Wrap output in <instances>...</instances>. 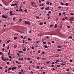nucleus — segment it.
<instances>
[{
  "instance_id": "28",
  "label": "nucleus",
  "mask_w": 74,
  "mask_h": 74,
  "mask_svg": "<svg viewBox=\"0 0 74 74\" xmlns=\"http://www.w3.org/2000/svg\"><path fill=\"white\" fill-rule=\"evenodd\" d=\"M26 49H23V51H26Z\"/></svg>"
},
{
  "instance_id": "14",
  "label": "nucleus",
  "mask_w": 74,
  "mask_h": 74,
  "mask_svg": "<svg viewBox=\"0 0 74 74\" xmlns=\"http://www.w3.org/2000/svg\"><path fill=\"white\" fill-rule=\"evenodd\" d=\"M14 48H16L17 47V45H14Z\"/></svg>"
},
{
  "instance_id": "61",
  "label": "nucleus",
  "mask_w": 74,
  "mask_h": 74,
  "mask_svg": "<svg viewBox=\"0 0 74 74\" xmlns=\"http://www.w3.org/2000/svg\"><path fill=\"white\" fill-rule=\"evenodd\" d=\"M52 3L51 2H50V5H52Z\"/></svg>"
},
{
  "instance_id": "60",
  "label": "nucleus",
  "mask_w": 74,
  "mask_h": 74,
  "mask_svg": "<svg viewBox=\"0 0 74 74\" xmlns=\"http://www.w3.org/2000/svg\"><path fill=\"white\" fill-rule=\"evenodd\" d=\"M18 63V61H16V63Z\"/></svg>"
},
{
  "instance_id": "16",
  "label": "nucleus",
  "mask_w": 74,
  "mask_h": 74,
  "mask_svg": "<svg viewBox=\"0 0 74 74\" xmlns=\"http://www.w3.org/2000/svg\"><path fill=\"white\" fill-rule=\"evenodd\" d=\"M55 28H56L57 27V24H56L55 25V26H54Z\"/></svg>"
},
{
  "instance_id": "51",
  "label": "nucleus",
  "mask_w": 74,
  "mask_h": 74,
  "mask_svg": "<svg viewBox=\"0 0 74 74\" xmlns=\"http://www.w3.org/2000/svg\"><path fill=\"white\" fill-rule=\"evenodd\" d=\"M70 61L71 62V63L72 62V60H70Z\"/></svg>"
},
{
  "instance_id": "23",
  "label": "nucleus",
  "mask_w": 74,
  "mask_h": 74,
  "mask_svg": "<svg viewBox=\"0 0 74 74\" xmlns=\"http://www.w3.org/2000/svg\"><path fill=\"white\" fill-rule=\"evenodd\" d=\"M28 24L29 25H30V22H29V21H28Z\"/></svg>"
},
{
  "instance_id": "31",
  "label": "nucleus",
  "mask_w": 74,
  "mask_h": 74,
  "mask_svg": "<svg viewBox=\"0 0 74 74\" xmlns=\"http://www.w3.org/2000/svg\"><path fill=\"white\" fill-rule=\"evenodd\" d=\"M61 65H62V66H65V64H61Z\"/></svg>"
},
{
  "instance_id": "3",
  "label": "nucleus",
  "mask_w": 74,
  "mask_h": 74,
  "mask_svg": "<svg viewBox=\"0 0 74 74\" xmlns=\"http://www.w3.org/2000/svg\"><path fill=\"white\" fill-rule=\"evenodd\" d=\"M16 69V67H13L12 69V71H14V70L15 69Z\"/></svg>"
},
{
  "instance_id": "59",
  "label": "nucleus",
  "mask_w": 74,
  "mask_h": 74,
  "mask_svg": "<svg viewBox=\"0 0 74 74\" xmlns=\"http://www.w3.org/2000/svg\"><path fill=\"white\" fill-rule=\"evenodd\" d=\"M66 71H69V69H67L66 70Z\"/></svg>"
},
{
  "instance_id": "9",
  "label": "nucleus",
  "mask_w": 74,
  "mask_h": 74,
  "mask_svg": "<svg viewBox=\"0 0 74 74\" xmlns=\"http://www.w3.org/2000/svg\"><path fill=\"white\" fill-rule=\"evenodd\" d=\"M12 11H11L10 12V15H14V14H12Z\"/></svg>"
},
{
  "instance_id": "42",
  "label": "nucleus",
  "mask_w": 74,
  "mask_h": 74,
  "mask_svg": "<svg viewBox=\"0 0 74 74\" xmlns=\"http://www.w3.org/2000/svg\"><path fill=\"white\" fill-rule=\"evenodd\" d=\"M58 8H59V9L61 8H62V7L61 6H59L58 7Z\"/></svg>"
},
{
  "instance_id": "50",
  "label": "nucleus",
  "mask_w": 74,
  "mask_h": 74,
  "mask_svg": "<svg viewBox=\"0 0 74 74\" xmlns=\"http://www.w3.org/2000/svg\"><path fill=\"white\" fill-rule=\"evenodd\" d=\"M12 59V58H10L9 61H11Z\"/></svg>"
},
{
  "instance_id": "17",
  "label": "nucleus",
  "mask_w": 74,
  "mask_h": 74,
  "mask_svg": "<svg viewBox=\"0 0 74 74\" xmlns=\"http://www.w3.org/2000/svg\"><path fill=\"white\" fill-rule=\"evenodd\" d=\"M18 35V34L16 33L14 35V36H17Z\"/></svg>"
},
{
  "instance_id": "47",
  "label": "nucleus",
  "mask_w": 74,
  "mask_h": 74,
  "mask_svg": "<svg viewBox=\"0 0 74 74\" xmlns=\"http://www.w3.org/2000/svg\"><path fill=\"white\" fill-rule=\"evenodd\" d=\"M37 69H39V66H37Z\"/></svg>"
},
{
  "instance_id": "8",
  "label": "nucleus",
  "mask_w": 74,
  "mask_h": 74,
  "mask_svg": "<svg viewBox=\"0 0 74 74\" xmlns=\"http://www.w3.org/2000/svg\"><path fill=\"white\" fill-rule=\"evenodd\" d=\"M62 47H63V46H58V48H62Z\"/></svg>"
},
{
  "instance_id": "7",
  "label": "nucleus",
  "mask_w": 74,
  "mask_h": 74,
  "mask_svg": "<svg viewBox=\"0 0 74 74\" xmlns=\"http://www.w3.org/2000/svg\"><path fill=\"white\" fill-rule=\"evenodd\" d=\"M43 47H45V48H48V46H47V45H44V46H43Z\"/></svg>"
},
{
  "instance_id": "46",
  "label": "nucleus",
  "mask_w": 74,
  "mask_h": 74,
  "mask_svg": "<svg viewBox=\"0 0 74 74\" xmlns=\"http://www.w3.org/2000/svg\"><path fill=\"white\" fill-rule=\"evenodd\" d=\"M31 74H33L34 73V72H33V71H31Z\"/></svg>"
},
{
  "instance_id": "30",
  "label": "nucleus",
  "mask_w": 74,
  "mask_h": 74,
  "mask_svg": "<svg viewBox=\"0 0 74 74\" xmlns=\"http://www.w3.org/2000/svg\"><path fill=\"white\" fill-rule=\"evenodd\" d=\"M9 58H12V57H11V56H9Z\"/></svg>"
},
{
  "instance_id": "5",
  "label": "nucleus",
  "mask_w": 74,
  "mask_h": 74,
  "mask_svg": "<svg viewBox=\"0 0 74 74\" xmlns=\"http://www.w3.org/2000/svg\"><path fill=\"white\" fill-rule=\"evenodd\" d=\"M72 39V36H70L68 38V39H67V40H69V39Z\"/></svg>"
},
{
  "instance_id": "2",
  "label": "nucleus",
  "mask_w": 74,
  "mask_h": 74,
  "mask_svg": "<svg viewBox=\"0 0 74 74\" xmlns=\"http://www.w3.org/2000/svg\"><path fill=\"white\" fill-rule=\"evenodd\" d=\"M7 58H5V59H4V56L2 57V60L3 61H6Z\"/></svg>"
},
{
  "instance_id": "6",
  "label": "nucleus",
  "mask_w": 74,
  "mask_h": 74,
  "mask_svg": "<svg viewBox=\"0 0 74 74\" xmlns=\"http://www.w3.org/2000/svg\"><path fill=\"white\" fill-rule=\"evenodd\" d=\"M49 2L47 1V2H46V4H47V5H49Z\"/></svg>"
},
{
  "instance_id": "10",
  "label": "nucleus",
  "mask_w": 74,
  "mask_h": 74,
  "mask_svg": "<svg viewBox=\"0 0 74 74\" xmlns=\"http://www.w3.org/2000/svg\"><path fill=\"white\" fill-rule=\"evenodd\" d=\"M25 23V24H28V21H25L24 22Z\"/></svg>"
},
{
  "instance_id": "11",
  "label": "nucleus",
  "mask_w": 74,
  "mask_h": 74,
  "mask_svg": "<svg viewBox=\"0 0 74 74\" xmlns=\"http://www.w3.org/2000/svg\"><path fill=\"white\" fill-rule=\"evenodd\" d=\"M16 5V4H12L11 5V6H15Z\"/></svg>"
},
{
  "instance_id": "27",
  "label": "nucleus",
  "mask_w": 74,
  "mask_h": 74,
  "mask_svg": "<svg viewBox=\"0 0 74 74\" xmlns=\"http://www.w3.org/2000/svg\"><path fill=\"white\" fill-rule=\"evenodd\" d=\"M60 4H61V5H64V3H62V2H61V3H60Z\"/></svg>"
},
{
  "instance_id": "58",
  "label": "nucleus",
  "mask_w": 74,
  "mask_h": 74,
  "mask_svg": "<svg viewBox=\"0 0 74 74\" xmlns=\"http://www.w3.org/2000/svg\"><path fill=\"white\" fill-rule=\"evenodd\" d=\"M2 50H3V51H4V50H5V49H4V48Z\"/></svg>"
},
{
  "instance_id": "44",
  "label": "nucleus",
  "mask_w": 74,
  "mask_h": 74,
  "mask_svg": "<svg viewBox=\"0 0 74 74\" xmlns=\"http://www.w3.org/2000/svg\"><path fill=\"white\" fill-rule=\"evenodd\" d=\"M70 15H74V14H73V13H71L70 14Z\"/></svg>"
},
{
  "instance_id": "43",
  "label": "nucleus",
  "mask_w": 74,
  "mask_h": 74,
  "mask_svg": "<svg viewBox=\"0 0 74 74\" xmlns=\"http://www.w3.org/2000/svg\"><path fill=\"white\" fill-rule=\"evenodd\" d=\"M43 44H46V42H43Z\"/></svg>"
},
{
  "instance_id": "53",
  "label": "nucleus",
  "mask_w": 74,
  "mask_h": 74,
  "mask_svg": "<svg viewBox=\"0 0 74 74\" xmlns=\"http://www.w3.org/2000/svg\"><path fill=\"white\" fill-rule=\"evenodd\" d=\"M51 67H54V65H51Z\"/></svg>"
},
{
  "instance_id": "25",
  "label": "nucleus",
  "mask_w": 74,
  "mask_h": 74,
  "mask_svg": "<svg viewBox=\"0 0 74 74\" xmlns=\"http://www.w3.org/2000/svg\"><path fill=\"white\" fill-rule=\"evenodd\" d=\"M24 11H25V12H27V9H25V10Z\"/></svg>"
},
{
  "instance_id": "24",
  "label": "nucleus",
  "mask_w": 74,
  "mask_h": 74,
  "mask_svg": "<svg viewBox=\"0 0 74 74\" xmlns=\"http://www.w3.org/2000/svg\"><path fill=\"white\" fill-rule=\"evenodd\" d=\"M40 9L41 10H44V7H42L40 8Z\"/></svg>"
},
{
  "instance_id": "55",
  "label": "nucleus",
  "mask_w": 74,
  "mask_h": 74,
  "mask_svg": "<svg viewBox=\"0 0 74 74\" xmlns=\"http://www.w3.org/2000/svg\"><path fill=\"white\" fill-rule=\"evenodd\" d=\"M31 32H32V31L30 30V31H29V33H31Z\"/></svg>"
},
{
  "instance_id": "1",
  "label": "nucleus",
  "mask_w": 74,
  "mask_h": 74,
  "mask_svg": "<svg viewBox=\"0 0 74 74\" xmlns=\"http://www.w3.org/2000/svg\"><path fill=\"white\" fill-rule=\"evenodd\" d=\"M2 18H5V19H6L7 18V17H8V16L6 15V16H5L4 15H3L2 16Z\"/></svg>"
},
{
  "instance_id": "35",
  "label": "nucleus",
  "mask_w": 74,
  "mask_h": 74,
  "mask_svg": "<svg viewBox=\"0 0 74 74\" xmlns=\"http://www.w3.org/2000/svg\"><path fill=\"white\" fill-rule=\"evenodd\" d=\"M10 48V45H9L7 47V49H8Z\"/></svg>"
},
{
  "instance_id": "57",
  "label": "nucleus",
  "mask_w": 74,
  "mask_h": 74,
  "mask_svg": "<svg viewBox=\"0 0 74 74\" xmlns=\"http://www.w3.org/2000/svg\"><path fill=\"white\" fill-rule=\"evenodd\" d=\"M64 20H65V18H63L62 19V21H64Z\"/></svg>"
},
{
  "instance_id": "40",
  "label": "nucleus",
  "mask_w": 74,
  "mask_h": 74,
  "mask_svg": "<svg viewBox=\"0 0 74 74\" xmlns=\"http://www.w3.org/2000/svg\"><path fill=\"white\" fill-rule=\"evenodd\" d=\"M60 66V65H58L57 66V67H59Z\"/></svg>"
},
{
  "instance_id": "26",
  "label": "nucleus",
  "mask_w": 74,
  "mask_h": 74,
  "mask_svg": "<svg viewBox=\"0 0 74 74\" xmlns=\"http://www.w3.org/2000/svg\"><path fill=\"white\" fill-rule=\"evenodd\" d=\"M31 5H33V4H34V3H33V2H32L31 3Z\"/></svg>"
},
{
  "instance_id": "37",
  "label": "nucleus",
  "mask_w": 74,
  "mask_h": 74,
  "mask_svg": "<svg viewBox=\"0 0 74 74\" xmlns=\"http://www.w3.org/2000/svg\"><path fill=\"white\" fill-rule=\"evenodd\" d=\"M5 46V44H3V47H4Z\"/></svg>"
},
{
  "instance_id": "39",
  "label": "nucleus",
  "mask_w": 74,
  "mask_h": 74,
  "mask_svg": "<svg viewBox=\"0 0 74 74\" xmlns=\"http://www.w3.org/2000/svg\"><path fill=\"white\" fill-rule=\"evenodd\" d=\"M40 52H41V51L40 50H39L38 51V53H40Z\"/></svg>"
},
{
  "instance_id": "63",
  "label": "nucleus",
  "mask_w": 74,
  "mask_h": 74,
  "mask_svg": "<svg viewBox=\"0 0 74 74\" xmlns=\"http://www.w3.org/2000/svg\"><path fill=\"white\" fill-rule=\"evenodd\" d=\"M9 63H10V62H7V64H9Z\"/></svg>"
},
{
  "instance_id": "32",
  "label": "nucleus",
  "mask_w": 74,
  "mask_h": 74,
  "mask_svg": "<svg viewBox=\"0 0 74 74\" xmlns=\"http://www.w3.org/2000/svg\"><path fill=\"white\" fill-rule=\"evenodd\" d=\"M11 67H10V68L9 69H8V71H10V70H11Z\"/></svg>"
},
{
  "instance_id": "18",
  "label": "nucleus",
  "mask_w": 74,
  "mask_h": 74,
  "mask_svg": "<svg viewBox=\"0 0 74 74\" xmlns=\"http://www.w3.org/2000/svg\"><path fill=\"white\" fill-rule=\"evenodd\" d=\"M23 58H19V60H23Z\"/></svg>"
},
{
  "instance_id": "48",
  "label": "nucleus",
  "mask_w": 74,
  "mask_h": 74,
  "mask_svg": "<svg viewBox=\"0 0 74 74\" xmlns=\"http://www.w3.org/2000/svg\"><path fill=\"white\" fill-rule=\"evenodd\" d=\"M67 27L68 28H70V26H68Z\"/></svg>"
},
{
  "instance_id": "20",
  "label": "nucleus",
  "mask_w": 74,
  "mask_h": 74,
  "mask_svg": "<svg viewBox=\"0 0 74 74\" xmlns=\"http://www.w3.org/2000/svg\"><path fill=\"white\" fill-rule=\"evenodd\" d=\"M41 59L42 60H45V58H42Z\"/></svg>"
},
{
  "instance_id": "52",
  "label": "nucleus",
  "mask_w": 74,
  "mask_h": 74,
  "mask_svg": "<svg viewBox=\"0 0 74 74\" xmlns=\"http://www.w3.org/2000/svg\"><path fill=\"white\" fill-rule=\"evenodd\" d=\"M6 26H7V25H3V27H6Z\"/></svg>"
},
{
  "instance_id": "62",
  "label": "nucleus",
  "mask_w": 74,
  "mask_h": 74,
  "mask_svg": "<svg viewBox=\"0 0 74 74\" xmlns=\"http://www.w3.org/2000/svg\"><path fill=\"white\" fill-rule=\"evenodd\" d=\"M29 63L30 64L32 63V61H30Z\"/></svg>"
},
{
  "instance_id": "33",
  "label": "nucleus",
  "mask_w": 74,
  "mask_h": 74,
  "mask_svg": "<svg viewBox=\"0 0 74 74\" xmlns=\"http://www.w3.org/2000/svg\"><path fill=\"white\" fill-rule=\"evenodd\" d=\"M13 21H15V17H14L13 18Z\"/></svg>"
},
{
  "instance_id": "36",
  "label": "nucleus",
  "mask_w": 74,
  "mask_h": 74,
  "mask_svg": "<svg viewBox=\"0 0 74 74\" xmlns=\"http://www.w3.org/2000/svg\"><path fill=\"white\" fill-rule=\"evenodd\" d=\"M57 51H61V50H60V49H58Z\"/></svg>"
},
{
  "instance_id": "38",
  "label": "nucleus",
  "mask_w": 74,
  "mask_h": 74,
  "mask_svg": "<svg viewBox=\"0 0 74 74\" xmlns=\"http://www.w3.org/2000/svg\"><path fill=\"white\" fill-rule=\"evenodd\" d=\"M40 40H38V41H36V43H38L39 42H40Z\"/></svg>"
},
{
  "instance_id": "34",
  "label": "nucleus",
  "mask_w": 74,
  "mask_h": 74,
  "mask_svg": "<svg viewBox=\"0 0 74 74\" xmlns=\"http://www.w3.org/2000/svg\"><path fill=\"white\" fill-rule=\"evenodd\" d=\"M22 67V66L21 65H19L18 66V68H21V67Z\"/></svg>"
},
{
  "instance_id": "21",
  "label": "nucleus",
  "mask_w": 74,
  "mask_h": 74,
  "mask_svg": "<svg viewBox=\"0 0 74 74\" xmlns=\"http://www.w3.org/2000/svg\"><path fill=\"white\" fill-rule=\"evenodd\" d=\"M27 60H31V59L30 58H28L27 59Z\"/></svg>"
},
{
  "instance_id": "56",
  "label": "nucleus",
  "mask_w": 74,
  "mask_h": 74,
  "mask_svg": "<svg viewBox=\"0 0 74 74\" xmlns=\"http://www.w3.org/2000/svg\"><path fill=\"white\" fill-rule=\"evenodd\" d=\"M7 70L5 69V72H7Z\"/></svg>"
},
{
  "instance_id": "41",
  "label": "nucleus",
  "mask_w": 74,
  "mask_h": 74,
  "mask_svg": "<svg viewBox=\"0 0 74 74\" xmlns=\"http://www.w3.org/2000/svg\"><path fill=\"white\" fill-rule=\"evenodd\" d=\"M42 24H43V23H40V25H42Z\"/></svg>"
},
{
  "instance_id": "22",
  "label": "nucleus",
  "mask_w": 74,
  "mask_h": 74,
  "mask_svg": "<svg viewBox=\"0 0 74 74\" xmlns=\"http://www.w3.org/2000/svg\"><path fill=\"white\" fill-rule=\"evenodd\" d=\"M8 55H10V50L9 51V53H8Z\"/></svg>"
},
{
  "instance_id": "19",
  "label": "nucleus",
  "mask_w": 74,
  "mask_h": 74,
  "mask_svg": "<svg viewBox=\"0 0 74 74\" xmlns=\"http://www.w3.org/2000/svg\"><path fill=\"white\" fill-rule=\"evenodd\" d=\"M28 40L29 41H32V39H31L30 38H28Z\"/></svg>"
},
{
  "instance_id": "64",
  "label": "nucleus",
  "mask_w": 74,
  "mask_h": 74,
  "mask_svg": "<svg viewBox=\"0 0 74 74\" xmlns=\"http://www.w3.org/2000/svg\"><path fill=\"white\" fill-rule=\"evenodd\" d=\"M51 64H55V62H53L51 63Z\"/></svg>"
},
{
  "instance_id": "45",
  "label": "nucleus",
  "mask_w": 74,
  "mask_h": 74,
  "mask_svg": "<svg viewBox=\"0 0 74 74\" xmlns=\"http://www.w3.org/2000/svg\"><path fill=\"white\" fill-rule=\"evenodd\" d=\"M70 22L71 23H73V22H72V20H71Z\"/></svg>"
},
{
  "instance_id": "54",
  "label": "nucleus",
  "mask_w": 74,
  "mask_h": 74,
  "mask_svg": "<svg viewBox=\"0 0 74 74\" xmlns=\"http://www.w3.org/2000/svg\"><path fill=\"white\" fill-rule=\"evenodd\" d=\"M14 39H15V40H16V39H17V37H14Z\"/></svg>"
},
{
  "instance_id": "13",
  "label": "nucleus",
  "mask_w": 74,
  "mask_h": 74,
  "mask_svg": "<svg viewBox=\"0 0 74 74\" xmlns=\"http://www.w3.org/2000/svg\"><path fill=\"white\" fill-rule=\"evenodd\" d=\"M65 5H66V6H68L69 5V3H66L65 4Z\"/></svg>"
},
{
  "instance_id": "49",
  "label": "nucleus",
  "mask_w": 74,
  "mask_h": 74,
  "mask_svg": "<svg viewBox=\"0 0 74 74\" xmlns=\"http://www.w3.org/2000/svg\"><path fill=\"white\" fill-rule=\"evenodd\" d=\"M61 13H59V15H60V16H61Z\"/></svg>"
},
{
  "instance_id": "29",
  "label": "nucleus",
  "mask_w": 74,
  "mask_h": 74,
  "mask_svg": "<svg viewBox=\"0 0 74 74\" xmlns=\"http://www.w3.org/2000/svg\"><path fill=\"white\" fill-rule=\"evenodd\" d=\"M32 49H34V47H32L31 48Z\"/></svg>"
},
{
  "instance_id": "12",
  "label": "nucleus",
  "mask_w": 74,
  "mask_h": 74,
  "mask_svg": "<svg viewBox=\"0 0 74 74\" xmlns=\"http://www.w3.org/2000/svg\"><path fill=\"white\" fill-rule=\"evenodd\" d=\"M18 52H19V53H23V51H18Z\"/></svg>"
},
{
  "instance_id": "15",
  "label": "nucleus",
  "mask_w": 74,
  "mask_h": 74,
  "mask_svg": "<svg viewBox=\"0 0 74 74\" xmlns=\"http://www.w3.org/2000/svg\"><path fill=\"white\" fill-rule=\"evenodd\" d=\"M49 63H50V61L46 62V64H49Z\"/></svg>"
},
{
  "instance_id": "4",
  "label": "nucleus",
  "mask_w": 74,
  "mask_h": 74,
  "mask_svg": "<svg viewBox=\"0 0 74 74\" xmlns=\"http://www.w3.org/2000/svg\"><path fill=\"white\" fill-rule=\"evenodd\" d=\"M49 7H48L47 8H46L45 10H47V11H48V10H49Z\"/></svg>"
}]
</instances>
